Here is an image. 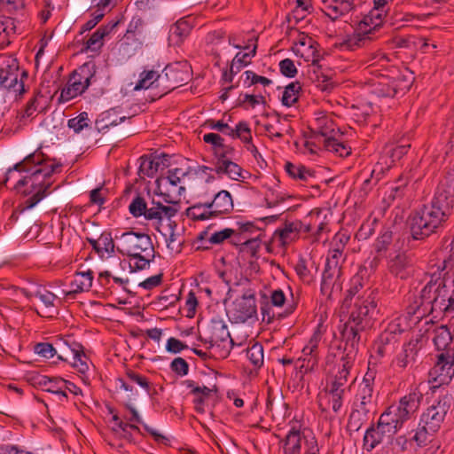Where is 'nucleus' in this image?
<instances>
[{
  "label": "nucleus",
  "instance_id": "f257e3e1",
  "mask_svg": "<svg viewBox=\"0 0 454 454\" xmlns=\"http://www.w3.org/2000/svg\"><path fill=\"white\" fill-rule=\"evenodd\" d=\"M378 289H371L357 297L348 320L344 324L340 333L345 346L358 350L361 333L372 327L378 313Z\"/></svg>",
  "mask_w": 454,
  "mask_h": 454
},
{
  "label": "nucleus",
  "instance_id": "f03ea898",
  "mask_svg": "<svg viewBox=\"0 0 454 454\" xmlns=\"http://www.w3.org/2000/svg\"><path fill=\"white\" fill-rule=\"evenodd\" d=\"M451 214L432 200L429 204L423 205L409 218L411 238L415 240H424L430 235L440 232Z\"/></svg>",
  "mask_w": 454,
  "mask_h": 454
},
{
  "label": "nucleus",
  "instance_id": "7ed1b4c3",
  "mask_svg": "<svg viewBox=\"0 0 454 454\" xmlns=\"http://www.w3.org/2000/svg\"><path fill=\"white\" fill-rule=\"evenodd\" d=\"M423 393L419 387H411L408 394L400 398L397 403L388 406L380 419L396 433L403 424L419 409Z\"/></svg>",
  "mask_w": 454,
  "mask_h": 454
},
{
  "label": "nucleus",
  "instance_id": "20e7f679",
  "mask_svg": "<svg viewBox=\"0 0 454 454\" xmlns=\"http://www.w3.org/2000/svg\"><path fill=\"white\" fill-rule=\"evenodd\" d=\"M129 211L134 217L144 216L147 221H153L157 231H160V226L164 218L169 220L174 217L178 209L173 206L163 205L161 201L152 199L150 204L145 199L137 193L129 206Z\"/></svg>",
  "mask_w": 454,
  "mask_h": 454
},
{
  "label": "nucleus",
  "instance_id": "39448f33",
  "mask_svg": "<svg viewBox=\"0 0 454 454\" xmlns=\"http://www.w3.org/2000/svg\"><path fill=\"white\" fill-rule=\"evenodd\" d=\"M377 400L373 393L356 390L348 415L347 429L358 432L376 413Z\"/></svg>",
  "mask_w": 454,
  "mask_h": 454
},
{
  "label": "nucleus",
  "instance_id": "423d86ee",
  "mask_svg": "<svg viewBox=\"0 0 454 454\" xmlns=\"http://www.w3.org/2000/svg\"><path fill=\"white\" fill-rule=\"evenodd\" d=\"M387 14V10L380 11L376 8L371 10L368 15L359 22L357 32L348 36L341 43L342 47L354 51L356 47L364 46L366 42L372 40L371 35L381 23L382 18Z\"/></svg>",
  "mask_w": 454,
  "mask_h": 454
},
{
  "label": "nucleus",
  "instance_id": "0eeeda50",
  "mask_svg": "<svg viewBox=\"0 0 454 454\" xmlns=\"http://www.w3.org/2000/svg\"><path fill=\"white\" fill-rule=\"evenodd\" d=\"M115 239L118 241L116 251L129 257L139 254H152L154 250L151 237L144 232L130 231L115 236Z\"/></svg>",
  "mask_w": 454,
  "mask_h": 454
},
{
  "label": "nucleus",
  "instance_id": "6e6552de",
  "mask_svg": "<svg viewBox=\"0 0 454 454\" xmlns=\"http://www.w3.org/2000/svg\"><path fill=\"white\" fill-rule=\"evenodd\" d=\"M452 405V398L447 395L440 397L422 413L419 425L432 432H437L441 427L448 411Z\"/></svg>",
  "mask_w": 454,
  "mask_h": 454
},
{
  "label": "nucleus",
  "instance_id": "1a4fd4ad",
  "mask_svg": "<svg viewBox=\"0 0 454 454\" xmlns=\"http://www.w3.org/2000/svg\"><path fill=\"white\" fill-rule=\"evenodd\" d=\"M255 291L247 288L240 298L236 299L228 310L232 322L245 323L256 316Z\"/></svg>",
  "mask_w": 454,
  "mask_h": 454
},
{
  "label": "nucleus",
  "instance_id": "9d476101",
  "mask_svg": "<svg viewBox=\"0 0 454 454\" xmlns=\"http://www.w3.org/2000/svg\"><path fill=\"white\" fill-rule=\"evenodd\" d=\"M430 380L437 386L448 385L454 377V350H445L436 355V362L429 371Z\"/></svg>",
  "mask_w": 454,
  "mask_h": 454
},
{
  "label": "nucleus",
  "instance_id": "9b49d317",
  "mask_svg": "<svg viewBox=\"0 0 454 454\" xmlns=\"http://www.w3.org/2000/svg\"><path fill=\"white\" fill-rule=\"evenodd\" d=\"M27 77V72L23 70L20 73L18 63L12 60V64L0 67V89L22 95L26 92L24 81Z\"/></svg>",
  "mask_w": 454,
  "mask_h": 454
},
{
  "label": "nucleus",
  "instance_id": "f8f14e48",
  "mask_svg": "<svg viewBox=\"0 0 454 454\" xmlns=\"http://www.w3.org/2000/svg\"><path fill=\"white\" fill-rule=\"evenodd\" d=\"M188 80L189 72L186 64L168 65L160 74V97L186 83Z\"/></svg>",
  "mask_w": 454,
  "mask_h": 454
},
{
  "label": "nucleus",
  "instance_id": "ddd939ff",
  "mask_svg": "<svg viewBox=\"0 0 454 454\" xmlns=\"http://www.w3.org/2000/svg\"><path fill=\"white\" fill-rule=\"evenodd\" d=\"M395 434V430L379 418L376 425L372 424L366 429L363 439L364 448L367 451H372L381 444L386 438H390Z\"/></svg>",
  "mask_w": 454,
  "mask_h": 454
},
{
  "label": "nucleus",
  "instance_id": "4468645a",
  "mask_svg": "<svg viewBox=\"0 0 454 454\" xmlns=\"http://www.w3.org/2000/svg\"><path fill=\"white\" fill-rule=\"evenodd\" d=\"M432 201L452 213L454 207V175L447 171L438 184Z\"/></svg>",
  "mask_w": 454,
  "mask_h": 454
},
{
  "label": "nucleus",
  "instance_id": "2eb2a0df",
  "mask_svg": "<svg viewBox=\"0 0 454 454\" xmlns=\"http://www.w3.org/2000/svg\"><path fill=\"white\" fill-rule=\"evenodd\" d=\"M357 351L358 350L356 348L352 349V348L345 346V356H343L341 358V369L339 370L338 373L334 376V379L329 384H327L325 387L336 390H346V385L348 381V378L350 375L349 371L353 366Z\"/></svg>",
  "mask_w": 454,
  "mask_h": 454
},
{
  "label": "nucleus",
  "instance_id": "dca6fc26",
  "mask_svg": "<svg viewBox=\"0 0 454 454\" xmlns=\"http://www.w3.org/2000/svg\"><path fill=\"white\" fill-rule=\"evenodd\" d=\"M387 270L395 278L407 279L412 273L411 257L404 251L390 254L387 258Z\"/></svg>",
  "mask_w": 454,
  "mask_h": 454
},
{
  "label": "nucleus",
  "instance_id": "f3484780",
  "mask_svg": "<svg viewBox=\"0 0 454 454\" xmlns=\"http://www.w3.org/2000/svg\"><path fill=\"white\" fill-rule=\"evenodd\" d=\"M341 275L342 270L325 266L320 286L321 294L330 299L334 294H340L342 290Z\"/></svg>",
  "mask_w": 454,
  "mask_h": 454
},
{
  "label": "nucleus",
  "instance_id": "a211bd4d",
  "mask_svg": "<svg viewBox=\"0 0 454 454\" xmlns=\"http://www.w3.org/2000/svg\"><path fill=\"white\" fill-rule=\"evenodd\" d=\"M355 7V0H323L321 10L331 20L335 21Z\"/></svg>",
  "mask_w": 454,
  "mask_h": 454
},
{
  "label": "nucleus",
  "instance_id": "6ab92c4d",
  "mask_svg": "<svg viewBox=\"0 0 454 454\" xmlns=\"http://www.w3.org/2000/svg\"><path fill=\"white\" fill-rule=\"evenodd\" d=\"M418 352L419 348L417 341L411 340L405 343L403 346L402 350L393 361V365L401 371L413 368L417 363Z\"/></svg>",
  "mask_w": 454,
  "mask_h": 454
},
{
  "label": "nucleus",
  "instance_id": "aec40b11",
  "mask_svg": "<svg viewBox=\"0 0 454 454\" xmlns=\"http://www.w3.org/2000/svg\"><path fill=\"white\" fill-rule=\"evenodd\" d=\"M58 348L59 351L58 359L61 361H68L71 356H85L82 345L74 341L71 336H67L66 338L60 339L58 342Z\"/></svg>",
  "mask_w": 454,
  "mask_h": 454
},
{
  "label": "nucleus",
  "instance_id": "412c9836",
  "mask_svg": "<svg viewBox=\"0 0 454 454\" xmlns=\"http://www.w3.org/2000/svg\"><path fill=\"white\" fill-rule=\"evenodd\" d=\"M118 23V21L112 20L106 25L100 26L84 43V48L82 51H99L104 45L103 39L115 28Z\"/></svg>",
  "mask_w": 454,
  "mask_h": 454
},
{
  "label": "nucleus",
  "instance_id": "4be33fe9",
  "mask_svg": "<svg viewBox=\"0 0 454 454\" xmlns=\"http://www.w3.org/2000/svg\"><path fill=\"white\" fill-rule=\"evenodd\" d=\"M21 293L27 299L38 298L46 308L54 307V301L57 299V296L47 290L45 286L37 284H32L28 287L22 288Z\"/></svg>",
  "mask_w": 454,
  "mask_h": 454
},
{
  "label": "nucleus",
  "instance_id": "5701e85b",
  "mask_svg": "<svg viewBox=\"0 0 454 454\" xmlns=\"http://www.w3.org/2000/svg\"><path fill=\"white\" fill-rule=\"evenodd\" d=\"M322 334L320 331H316L310 337L308 344L305 346V352L310 354L307 364H302L300 366L301 372H309L315 369L318 364V344L321 340Z\"/></svg>",
  "mask_w": 454,
  "mask_h": 454
},
{
  "label": "nucleus",
  "instance_id": "b1692460",
  "mask_svg": "<svg viewBox=\"0 0 454 454\" xmlns=\"http://www.w3.org/2000/svg\"><path fill=\"white\" fill-rule=\"evenodd\" d=\"M93 271L89 270L85 272H77L71 282V289L64 291L66 296L74 297L76 294L89 291L92 286Z\"/></svg>",
  "mask_w": 454,
  "mask_h": 454
},
{
  "label": "nucleus",
  "instance_id": "393cba45",
  "mask_svg": "<svg viewBox=\"0 0 454 454\" xmlns=\"http://www.w3.org/2000/svg\"><path fill=\"white\" fill-rule=\"evenodd\" d=\"M413 81V73L406 69L403 73H400L392 79L389 85L391 91L388 90L387 95L395 97L397 94H404L410 90Z\"/></svg>",
  "mask_w": 454,
  "mask_h": 454
},
{
  "label": "nucleus",
  "instance_id": "a878e982",
  "mask_svg": "<svg viewBox=\"0 0 454 454\" xmlns=\"http://www.w3.org/2000/svg\"><path fill=\"white\" fill-rule=\"evenodd\" d=\"M317 128L313 130L312 137L320 142L321 138L327 140L331 137H337L341 136L340 129H335L334 122L333 120L326 117L320 118L317 120Z\"/></svg>",
  "mask_w": 454,
  "mask_h": 454
},
{
  "label": "nucleus",
  "instance_id": "bb28decb",
  "mask_svg": "<svg viewBox=\"0 0 454 454\" xmlns=\"http://www.w3.org/2000/svg\"><path fill=\"white\" fill-rule=\"evenodd\" d=\"M214 216L230 214L234 207L233 200L228 191L222 190L214 196Z\"/></svg>",
  "mask_w": 454,
  "mask_h": 454
},
{
  "label": "nucleus",
  "instance_id": "cd10ccee",
  "mask_svg": "<svg viewBox=\"0 0 454 454\" xmlns=\"http://www.w3.org/2000/svg\"><path fill=\"white\" fill-rule=\"evenodd\" d=\"M192 26L189 18L178 20L169 29V40L178 44L182 43L191 33Z\"/></svg>",
  "mask_w": 454,
  "mask_h": 454
},
{
  "label": "nucleus",
  "instance_id": "c85d7f7f",
  "mask_svg": "<svg viewBox=\"0 0 454 454\" xmlns=\"http://www.w3.org/2000/svg\"><path fill=\"white\" fill-rule=\"evenodd\" d=\"M215 171L218 176L226 175L231 179L239 181L245 179L242 168L232 160L217 161L215 163Z\"/></svg>",
  "mask_w": 454,
  "mask_h": 454
},
{
  "label": "nucleus",
  "instance_id": "c756f323",
  "mask_svg": "<svg viewBox=\"0 0 454 454\" xmlns=\"http://www.w3.org/2000/svg\"><path fill=\"white\" fill-rule=\"evenodd\" d=\"M303 227V223L300 220L294 222H285L284 227L276 231L282 245H286L298 237L299 232Z\"/></svg>",
  "mask_w": 454,
  "mask_h": 454
},
{
  "label": "nucleus",
  "instance_id": "7c9ffc66",
  "mask_svg": "<svg viewBox=\"0 0 454 454\" xmlns=\"http://www.w3.org/2000/svg\"><path fill=\"white\" fill-rule=\"evenodd\" d=\"M89 86L90 85L87 82L83 84L82 82H77L76 80H73V78L69 77L67 85L61 90L59 101H69L70 99L85 92Z\"/></svg>",
  "mask_w": 454,
  "mask_h": 454
},
{
  "label": "nucleus",
  "instance_id": "2f4dec72",
  "mask_svg": "<svg viewBox=\"0 0 454 454\" xmlns=\"http://www.w3.org/2000/svg\"><path fill=\"white\" fill-rule=\"evenodd\" d=\"M301 431L292 427L284 439V454H300L301 449Z\"/></svg>",
  "mask_w": 454,
  "mask_h": 454
},
{
  "label": "nucleus",
  "instance_id": "473e14b6",
  "mask_svg": "<svg viewBox=\"0 0 454 454\" xmlns=\"http://www.w3.org/2000/svg\"><path fill=\"white\" fill-rule=\"evenodd\" d=\"M209 331L210 336L208 340H205L206 343L208 342L210 344L209 348L213 347L214 344L218 341L223 342L227 339L231 338V334L226 325L221 320L213 321L209 327Z\"/></svg>",
  "mask_w": 454,
  "mask_h": 454
},
{
  "label": "nucleus",
  "instance_id": "72a5a7b5",
  "mask_svg": "<svg viewBox=\"0 0 454 454\" xmlns=\"http://www.w3.org/2000/svg\"><path fill=\"white\" fill-rule=\"evenodd\" d=\"M160 74L154 70H145L140 74V79L137 83L135 85V90H140L143 89H148L150 87L154 86L155 88H160Z\"/></svg>",
  "mask_w": 454,
  "mask_h": 454
},
{
  "label": "nucleus",
  "instance_id": "f704fd0d",
  "mask_svg": "<svg viewBox=\"0 0 454 454\" xmlns=\"http://www.w3.org/2000/svg\"><path fill=\"white\" fill-rule=\"evenodd\" d=\"M143 161L139 167V173L146 176L148 177H153L154 174L158 171L160 165L164 164V160H168V155L162 153L161 155L156 157L155 159H147L141 157Z\"/></svg>",
  "mask_w": 454,
  "mask_h": 454
},
{
  "label": "nucleus",
  "instance_id": "c9c22d12",
  "mask_svg": "<svg viewBox=\"0 0 454 454\" xmlns=\"http://www.w3.org/2000/svg\"><path fill=\"white\" fill-rule=\"evenodd\" d=\"M433 341L439 353L445 350H452L448 348L451 343V334L446 326H441L434 331Z\"/></svg>",
  "mask_w": 454,
  "mask_h": 454
},
{
  "label": "nucleus",
  "instance_id": "e433bc0d",
  "mask_svg": "<svg viewBox=\"0 0 454 454\" xmlns=\"http://www.w3.org/2000/svg\"><path fill=\"white\" fill-rule=\"evenodd\" d=\"M154 253L155 251H152V254H139L136 255L129 256L131 258L129 267L131 272H136L138 270H143L147 269L150 266L151 262L154 260Z\"/></svg>",
  "mask_w": 454,
  "mask_h": 454
},
{
  "label": "nucleus",
  "instance_id": "4c0bfd02",
  "mask_svg": "<svg viewBox=\"0 0 454 454\" xmlns=\"http://www.w3.org/2000/svg\"><path fill=\"white\" fill-rule=\"evenodd\" d=\"M285 170L294 179L307 181L309 177H313L314 173L303 165H294L287 161L285 165Z\"/></svg>",
  "mask_w": 454,
  "mask_h": 454
},
{
  "label": "nucleus",
  "instance_id": "58836bf2",
  "mask_svg": "<svg viewBox=\"0 0 454 454\" xmlns=\"http://www.w3.org/2000/svg\"><path fill=\"white\" fill-rule=\"evenodd\" d=\"M301 90V83L299 82H294L289 83L283 92L281 103L283 106L290 107L298 101V93Z\"/></svg>",
  "mask_w": 454,
  "mask_h": 454
},
{
  "label": "nucleus",
  "instance_id": "ea45409f",
  "mask_svg": "<svg viewBox=\"0 0 454 454\" xmlns=\"http://www.w3.org/2000/svg\"><path fill=\"white\" fill-rule=\"evenodd\" d=\"M323 145L327 151L333 152L340 157H346L351 153L350 147L343 142L339 141L338 137L324 140Z\"/></svg>",
  "mask_w": 454,
  "mask_h": 454
},
{
  "label": "nucleus",
  "instance_id": "a19ab883",
  "mask_svg": "<svg viewBox=\"0 0 454 454\" xmlns=\"http://www.w3.org/2000/svg\"><path fill=\"white\" fill-rule=\"evenodd\" d=\"M325 394L328 399V403L332 406L333 411L338 413L343 406L345 391L325 387Z\"/></svg>",
  "mask_w": 454,
  "mask_h": 454
},
{
  "label": "nucleus",
  "instance_id": "79ce46f5",
  "mask_svg": "<svg viewBox=\"0 0 454 454\" xmlns=\"http://www.w3.org/2000/svg\"><path fill=\"white\" fill-rule=\"evenodd\" d=\"M364 287L363 277L359 274L354 275L349 281V288L347 290L346 296L343 300V306L348 307L352 298L357 294Z\"/></svg>",
  "mask_w": 454,
  "mask_h": 454
},
{
  "label": "nucleus",
  "instance_id": "37998d69",
  "mask_svg": "<svg viewBox=\"0 0 454 454\" xmlns=\"http://www.w3.org/2000/svg\"><path fill=\"white\" fill-rule=\"evenodd\" d=\"M186 215L193 221H205L215 218L212 211L206 210L201 203L194 204L186 209Z\"/></svg>",
  "mask_w": 454,
  "mask_h": 454
},
{
  "label": "nucleus",
  "instance_id": "c03bdc74",
  "mask_svg": "<svg viewBox=\"0 0 454 454\" xmlns=\"http://www.w3.org/2000/svg\"><path fill=\"white\" fill-rule=\"evenodd\" d=\"M137 393L132 394L128 396V399L124 404L125 408L130 412V417L127 419L130 422L134 421L137 423H142V419L140 415L138 414L137 409L135 408L134 404H141L145 402V395L141 398L137 397Z\"/></svg>",
  "mask_w": 454,
  "mask_h": 454
},
{
  "label": "nucleus",
  "instance_id": "a18cd8bd",
  "mask_svg": "<svg viewBox=\"0 0 454 454\" xmlns=\"http://www.w3.org/2000/svg\"><path fill=\"white\" fill-rule=\"evenodd\" d=\"M393 241V232L387 229L381 231L380 235L375 240L374 250L378 254L385 253Z\"/></svg>",
  "mask_w": 454,
  "mask_h": 454
},
{
  "label": "nucleus",
  "instance_id": "49530a36",
  "mask_svg": "<svg viewBox=\"0 0 454 454\" xmlns=\"http://www.w3.org/2000/svg\"><path fill=\"white\" fill-rule=\"evenodd\" d=\"M97 73V66L94 61H87L74 70V74L83 76L86 79V82L90 85L93 80H95Z\"/></svg>",
  "mask_w": 454,
  "mask_h": 454
},
{
  "label": "nucleus",
  "instance_id": "de8ad7c7",
  "mask_svg": "<svg viewBox=\"0 0 454 454\" xmlns=\"http://www.w3.org/2000/svg\"><path fill=\"white\" fill-rule=\"evenodd\" d=\"M114 114V109H112L111 111L106 112L102 114L101 119L96 121V126L98 131H103L110 127L116 126L126 119L125 116L120 117L119 120L112 119L111 116Z\"/></svg>",
  "mask_w": 454,
  "mask_h": 454
},
{
  "label": "nucleus",
  "instance_id": "09e8293b",
  "mask_svg": "<svg viewBox=\"0 0 454 454\" xmlns=\"http://www.w3.org/2000/svg\"><path fill=\"white\" fill-rule=\"evenodd\" d=\"M43 98V95L40 90H36L34 96L28 100L24 110L20 113V119L29 118L38 110L39 101Z\"/></svg>",
  "mask_w": 454,
  "mask_h": 454
},
{
  "label": "nucleus",
  "instance_id": "8fccbe9b",
  "mask_svg": "<svg viewBox=\"0 0 454 454\" xmlns=\"http://www.w3.org/2000/svg\"><path fill=\"white\" fill-rule=\"evenodd\" d=\"M98 240V247L101 250V254H99L100 256H103L104 253L112 254L115 252L116 247L110 232L104 231L100 234Z\"/></svg>",
  "mask_w": 454,
  "mask_h": 454
},
{
  "label": "nucleus",
  "instance_id": "3c124183",
  "mask_svg": "<svg viewBox=\"0 0 454 454\" xmlns=\"http://www.w3.org/2000/svg\"><path fill=\"white\" fill-rule=\"evenodd\" d=\"M180 171H181V169L177 168L169 169L168 171L167 176H161V177L157 178L155 181L157 190L160 191V186L162 184H164V186H166L168 184L171 185V186H176L180 183V180H181L180 176H178Z\"/></svg>",
  "mask_w": 454,
  "mask_h": 454
},
{
  "label": "nucleus",
  "instance_id": "603ef678",
  "mask_svg": "<svg viewBox=\"0 0 454 454\" xmlns=\"http://www.w3.org/2000/svg\"><path fill=\"white\" fill-rule=\"evenodd\" d=\"M247 356L256 367L263 364V348L259 343H254L247 350Z\"/></svg>",
  "mask_w": 454,
  "mask_h": 454
},
{
  "label": "nucleus",
  "instance_id": "864d4df0",
  "mask_svg": "<svg viewBox=\"0 0 454 454\" xmlns=\"http://www.w3.org/2000/svg\"><path fill=\"white\" fill-rule=\"evenodd\" d=\"M299 44L301 46H308L310 49H313L312 55H313V60H312V66L319 67V59H318V51L316 49V45H317V43L311 37L308 36L304 33H301L299 35L298 41L296 43V45Z\"/></svg>",
  "mask_w": 454,
  "mask_h": 454
},
{
  "label": "nucleus",
  "instance_id": "5fc2aeb1",
  "mask_svg": "<svg viewBox=\"0 0 454 454\" xmlns=\"http://www.w3.org/2000/svg\"><path fill=\"white\" fill-rule=\"evenodd\" d=\"M343 250L340 247L331 249L326 257L325 266L338 269L341 270V262L344 261L342 258Z\"/></svg>",
  "mask_w": 454,
  "mask_h": 454
},
{
  "label": "nucleus",
  "instance_id": "6e6d98bb",
  "mask_svg": "<svg viewBox=\"0 0 454 454\" xmlns=\"http://www.w3.org/2000/svg\"><path fill=\"white\" fill-rule=\"evenodd\" d=\"M89 117L88 113H80L76 117L69 119L67 121L68 128L72 129L75 133L81 132L84 128L88 127Z\"/></svg>",
  "mask_w": 454,
  "mask_h": 454
},
{
  "label": "nucleus",
  "instance_id": "4d7b16f0",
  "mask_svg": "<svg viewBox=\"0 0 454 454\" xmlns=\"http://www.w3.org/2000/svg\"><path fill=\"white\" fill-rule=\"evenodd\" d=\"M243 75L245 76L244 84L247 87H250L256 83H261L262 85L269 86L272 83V81L265 76H261L255 74L251 70L246 71Z\"/></svg>",
  "mask_w": 454,
  "mask_h": 454
},
{
  "label": "nucleus",
  "instance_id": "13d9d810",
  "mask_svg": "<svg viewBox=\"0 0 454 454\" xmlns=\"http://www.w3.org/2000/svg\"><path fill=\"white\" fill-rule=\"evenodd\" d=\"M126 376L131 382L143 387L145 394H150V381L145 376L130 369L126 371Z\"/></svg>",
  "mask_w": 454,
  "mask_h": 454
},
{
  "label": "nucleus",
  "instance_id": "bf43d9fd",
  "mask_svg": "<svg viewBox=\"0 0 454 454\" xmlns=\"http://www.w3.org/2000/svg\"><path fill=\"white\" fill-rule=\"evenodd\" d=\"M246 103H248L251 107H254L258 104H265V98L262 95H254V94H245L240 95L237 103V106L243 107L247 109L246 106Z\"/></svg>",
  "mask_w": 454,
  "mask_h": 454
},
{
  "label": "nucleus",
  "instance_id": "052dcab7",
  "mask_svg": "<svg viewBox=\"0 0 454 454\" xmlns=\"http://www.w3.org/2000/svg\"><path fill=\"white\" fill-rule=\"evenodd\" d=\"M259 247L260 240L258 239H247L239 244V252L255 257L257 256Z\"/></svg>",
  "mask_w": 454,
  "mask_h": 454
},
{
  "label": "nucleus",
  "instance_id": "680f3d73",
  "mask_svg": "<svg viewBox=\"0 0 454 454\" xmlns=\"http://www.w3.org/2000/svg\"><path fill=\"white\" fill-rule=\"evenodd\" d=\"M235 231L231 228H225L222 231H215L207 239V242L210 245H220L224 240L231 238L232 235H234Z\"/></svg>",
  "mask_w": 454,
  "mask_h": 454
},
{
  "label": "nucleus",
  "instance_id": "e2e57ef3",
  "mask_svg": "<svg viewBox=\"0 0 454 454\" xmlns=\"http://www.w3.org/2000/svg\"><path fill=\"white\" fill-rule=\"evenodd\" d=\"M250 64V53L238 52L232 59L230 67L232 71L239 73L241 69Z\"/></svg>",
  "mask_w": 454,
  "mask_h": 454
},
{
  "label": "nucleus",
  "instance_id": "0e129e2a",
  "mask_svg": "<svg viewBox=\"0 0 454 454\" xmlns=\"http://www.w3.org/2000/svg\"><path fill=\"white\" fill-rule=\"evenodd\" d=\"M280 73L288 78H294L298 73L294 62L290 59H285L279 62Z\"/></svg>",
  "mask_w": 454,
  "mask_h": 454
},
{
  "label": "nucleus",
  "instance_id": "69168bd1",
  "mask_svg": "<svg viewBox=\"0 0 454 454\" xmlns=\"http://www.w3.org/2000/svg\"><path fill=\"white\" fill-rule=\"evenodd\" d=\"M374 380H375V372L372 371L370 368L365 373L362 382L359 384L357 390H362L364 392H371L374 394Z\"/></svg>",
  "mask_w": 454,
  "mask_h": 454
},
{
  "label": "nucleus",
  "instance_id": "338daca9",
  "mask_svg": "<svg viewBox=\"0 0 454 454\" xmlns=\"http://www.w3.org/2000/svg\"><path fill=\"white\" fill-rule=\"evenodd\" d=\"M35 352L42 357L51 358L56 355L57 350L51 343L40 342L35 346Z\"/></svg>",
  "mask_w": 454,
  "mask_h": 454
},
{
  "label": "nucleus",
  "instance_id": "774afa93",
  "mask_svg": "<svg viewBox=\"0 0 454 454\" xmlns=\"http://www.w3.org/2000/svg\"><path fill=\"white\" fill-rule=\"evenodd\" d=\"M170 369L177 375L183 377L188 374L189 364L182 357H176L170 364Z\"/></svg>",
  "mask_w": 454,
  "mask_h": 454
}]
</instances>
